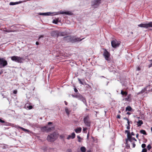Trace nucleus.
Returning a JSON list of instances; mask_svg holds the SVG:
<instances>
[{"instance_id": "nucleus-1", "label": "nucleus", "mask_w": 152, "mask_h": 152, "mask_svg": "<svg viewBox=\"0 0 152 152\" xmlns=\"http://www.w3.org/2000/svg\"><path fill=\"white\" fill-rule=\"evenodd\" d=\"M84 38L80 39V38H76L74 36H67L64 37L63 38V40L67 42H71L72 43H75V42H80L82 41Z\"/></svg>"}, {"instance_id": "nucleus-2", "label": "nucleus", "mask_w": 152, "mask_h": 152, "mask_svg": "<svg viewBox=\"0 0 152 152\" xmlns=\"http://www.w3.org/2000/svg\"><path fill=\"white\" fill-rule=\"evenodd\" d=\"M11 59L13 61L18 63H23V61L24 60L23 57L14 56L10 57Z\"/></svg>"}, {"instance_id": "nucleus-3", "label": "nucleus", "mask_w": 152, "mask_h": 152, "mask_svg": "<svg viewBox=\"0 0 152 152\" xmlns=\"http://www.w3.org/2000/svg\"><path fill=\"white\" fill-rule=\"evenodd\" d=\"M56 139V135L55 133L51 134L48 136L47 139L50 142L54 141Z\"/></svg>"}, {"instance_id": "nucleus-4", "label": "nucleus", "mask_w": 152, "mask_h": 152, "mask_svg": "<svg viewBox=\"0 0 152 152\" xmlns=\"http://www.w3.org/2000/svg\"><path fill=\"white\" fill-rule=\"evenodd\" d=\"M83 122L85 125L87 127H89L91 125V121L90 120L88 115H87L84 117Z\"/></svg>"}, {"instance_id": "nucleus-5", "label": "nucleus", "mask_w": 152, "mask_h": 152, "mask_svg": "<svg viewBox=\"0 0 152 152\" xmlns=\"http://www.w3.org/2000/svg\"><path fill=\"white\" fill-rule=\"evenodd\" d=\"M138 26L140 27L148 28L149 27L152 28V21L149 22L148 23H141L138 25Z\"/></svg>"}, {"instance_id": "nucleus-6", "label": "nucleus", "mask_w": 152, "mask_h": 152, "mask_svg": "<svg viewBox=\"0 0 152 152\" xmlns=\"http://www.w3.org/2000/svg\"><path fill=\"white\" fill-rule=\"evenodd\" d=\"M7 64V62L3 58H0V68H2L4 67Z\"/></svg>"}, {"instance_id": "nucleus-7", "label": "nucleus", "mask_w": 152, "mask_h": 152, "mask_svg": "<svg viewBox=\"0 0 152 152\" xmlns=\"http://www.w3.org/2000/svg\"><path fill=\"white\" fill-rule=\"evenodd\" d=\"M76 98L78 100H80L83 102L86 105H87V104L85 98L80 94H77Z\"/></svg>"}, {"instance_id": "nucleus-8", "label": "nucleus", "mask_w": 152, "mask_h": 152, "mask_svg": "<svg viewBox=\"0 0 152 152\" xmlns=\"http://www.w3.org/2000/svg\"><path fill=\"white\" fill-rule=\"evenodd\" d=\"M120 43V41H117L116 40H115L112 41L111 42V44L112 47L115 48L119 46Z\"/></svg>"}, {"instance_id": "nucleus-9", "label": "nucleus", "mask_w": 152, "mask_h": 152, "mask_svg": "<svg viewBox=\"0 0 152 152\" xmlns=\"http://www.w3.org/2000/svg\"><path fill=\"white\" fill-rule=\"evenodd\" d=\"M101 0H94L92 1L91 4L92 6L96 8L100 3Z\"/></svg>"}, {"instance_id": "nucleus-10", "label": "nucleus", "mask_w": 152, "mask_h": 152, "mask_svg": "<svg viewBox=\"0 0 152 152\" xmlns=\"http://www.w3.org/2000/svg\"><path fill=\"white\" fill-rule=\"evenodd\" d=\"M103 56L105 59L108 60L110 56V54L106 49H104Z\"/></svg>"}, {"instance_id": "nucleus-11", "label": "nucleus", "mask_w": 152, "mask_h": 152, "mask_svg": "<svg viewBox=\"0 0 152 152\" xmlns=\"http://www.w3.org/2000/svg\"><path fill=\"white\" fill-rule=\"evenodd\" d=\"M51 36L53 37H58V31H53L51 33Z\"/></svg>"}, {"instance_id": "nucleus-12", "label": "nucleus", "mask_w": 152, "mask_h": 152, "mask_svg": "<svg viewBox=\"0 0 152 152\" xmlns=\"http://www.w3.org/2000/svg\"><path fill=\"white\" fill-rule=\"evenodd\" d=\"M53 13L51 12H45V13H39L38 14L40 15H51L52 14H53Z\"/></svg>"}, {"instance_id": "nucleus-13", "label": "nucleus", "mask_w": 152, "mask_h": 152, "mask_svg": "<svg viewBox=\"0 0 152 152\" xmlns=\"http://www.w3.org/2000/svg\"><path fill=\"white\" fill-rule=\"evenodd\" d=\"M26 1H20L18 2H10V5H15L17 4H19L22 3L23 2H26Z\"/></svg>"}, {"instance_id": "nucleus-14", "label": "nucleus", "mask_w": 152, "mask_h": 152, "mask_svg": "<svg viewBox=\"0 0 152 152\" xmlns=\"http://www.w3.org/2000/svg\"><path fill=\"white\" fill-rule=\"evenodd\" d=\"M149 87L148 86H147L145 87L143 89H142V90L141 91V93L142 94H145L147 93V89Z\"/></svg>"}, {"instance_id": "nucleus-15", "label": "nucleus", "mask_w": 152, "mask_h": 152, "mask_svg": "<svg viewBox=\"0 0 152 152\" xmlns=\"http://www.w3.org/2000/svg\"><path fill=\"white\" fill-rule=\"evenodd\" d=\"M58 14H66V15H70L69 12H64L60 11L58 12Z\"/></svg>"}, {"instance_id": "nucleus-16", "label": "nucleus", "mask_w": 152, "mask_h": 152, "mask_svg": "<svg viewBox=\"0 0 152 152\" xmlns=\"http://www.w3.org/2000/svg\"><path fill=\"white\" fill-rule=\"evenodd\" d=\"M47 129V132H50L54 128V127H50L48 125L46 126Z\"/></svg>"}, {"instance_id": "nucleus-17", "label": "nucleus", "mask_w": 152, "mask_h": 152, "mask_svg": "<svg viewBox=\"0 0 152 152\" xmlns=\"http://www.w3.org/2000/svg\"><path fill=\"white\" fill-rule=\"evenodd\" d=\"M81 130L82 128L81 127H79L75 129V131L77 133H79L81 132Z\"/></svg>"}, {"instance_id": "nucleus-18", "label": "nucleus", "mask_w": 152, "mask_h": 152, "mask_svg": "<svg viewBox=\"0 0 152 152\" xmlns=\"http://www.w3.org/2000/svg\"><path fill=\"white\" fill-rule=\"evenodd\" d=\"M20 129H22L23 131H24L25 132H27L28 134L32 133V132L29 130H28V129H25L24 128H23L22 127H20Z\"/></svg>"}, {"instance_id": "nucleus-19", "label": "nucleus", "mask_w": 152, "mask_h": 152, "mask_svg": "<svg viewBox=\"0 0 152 152\" xmlns=\"http://www.w3.org/2000/svg\"><path fill=\"white\" fill-rule=\"evenodd\" d=\"M143 124V121L141 120H139L137 122V126H140Z\"/></svg>"}, {"instance_id": "nucleus-20", "label": "nucleus", "mask_w": 152, "mask_h": 152, "mask_svg": "<svg viewBox=\"0 0 152 152\" xmlns=\"http://www.w3.org/2000/svg\"><path fill=\"white\" fill-rule=\"evenodd\" d=\"M121 93L123 96H126L127 95V92L126 91H124L122 90H121Z\"/></svg>"}, {"instance_id": "nucleus-21", "label": "nucleus", "mask_w": 152, "mask_h": 152, "mask_svg": "<svg viewBox=\"0 0 152 152\" xmlns=\"http://www.w3.org/2000/svg\"><path fill=\"white\" fill-rule=\"evenodd\" d=\"M41 129L42 131L43 132H47V129L46 126L42 127Z\"/></svg>"}, {"instance_id": "nucleus-22", "label": "nucleus", "mask_w": 152, "mask_h": 152, "mask_svg": "<svg viewBox=\"0 0 152 152\" xmlns=\"http://www.w3.org/2000/svg\"><path fill=\"white\" fill-rule=\"evenodd\" d=\"M66 35V33L65 32H60L58 31V37L59 36H64Z\"/></svg>"}, {"instance_id": "nucleus-23", "label": "nucleus", "mask_w": 152, "mask_h": 152, "mask_svg": "<svg viewBox=\"0 0 152 152\" xmlns=\"http://www.w3.org/2000/svg\"><path fill=\"white\" fill-rule=\"evenodd\" d=\"M127 137V139L126 140H127V141L128 140L130 142H132L133 141V140L132 139V137L131 136V135H130L128 137Z\"/></svg>"}, {"instance_id": "nucleus-24", "label": "nucleus", "mask_w": 152, "mask_h": 152, "mask_svg": "<svg viewBox=\"0 0 152 152\" xmlns=\"http://www.w3.org/2000/svg\"><path fill=\"white\" fill-rule=\"evenodd\" d=\"M140 132L141 134H143L144 135H146L147 134L145 131L144 130H141Z\"/></svg>"}, {"instance_id": "nucleus-25", "label": "nucleus", "mask_w": 152, "mask_h": 152, "mask_svg": "<svg viewBox=\"0 0 152 152\" xmlns=\"http://www.w3.org/2000/svg\"><path fill=\"white\" fill-rule=\"evenodd\" d=\"M132 109V108L130 106H128L126 108V111H130Z\"/></svg>"}, {"instance_id": "nucleus-26", "label": "nucleus", "mask_w": 152, "mask_h": 152, "mask_svg": "<svg viewBox=\"0 0 152 152\" xmlns=\"http://www.w3.org/2000/svg\"><path fill=\"white\" fill-rule=\"evenodd\" d=\"M80 150L82 152H85L86 151V148L85 147H82L80 148Z\"/></svg>"}, {"instance_id": "nucleus-27", "label": "nucleus", "mask_w": 152, "mask_h": 152, "mask_svg": "<svg viewBox=\"0 0 152 152\" xmlns=\"http://www.w3.org/2000/svg\"><path fill=\"white\" fill-rule=\"evenodd\" d=\"M71 135V138L72 139L74 138L75 136V134L74 132L72 133Z\"/></svg>"}, {"instance_id": "nucleus-28", "label": "nucleus", "mask_w": 152, "mask_h": 152, "mask_svg": "<svg viewBox=\"0 0 152 152\" xmlns=\"http://www.w3.org/2000/svg\"><path fill=\"white\" fill-rule=\"evenodd\" d=\"M125 132L126 133H127V137H128V136L131 135L130 132H129V131L127 130H126L125 131Z\"/></svg>"}, {"instance_id": "nucleus-29", "label": "nucleus", "mask_w": 152, "mask_h": 152, "mask_svg": "<svg viewBox=\"0 0 152 152\" xmlns=\"http://www.w3.org/2000/svg\"><path fill=\"white\" fill-rule=\"evenodd\" d=\"M26 107L29 110L31 109L32 108V106L31 105L28 106L26 104Z\"/></svg>"}, {"instance_id": "nucleus-30", "label": "nucleus", "mask_w": 152, "mask_h": 152, "mask_svg": "<svg viewBox=\"0 0 152 152\" xmlns=\"http://www.w3.org/2000/svg\"><path fill=\"white\" fill-rule=\"evenodd\" d=\"M14 127L17 129H18V128L20 129V127H20L18 125H14Z\"/></svg>"}, {"instance_id": "nucleus-31", "label": "nucleus", "mask_w": 152, "mask_h": 152, "mask_svg": "<svg viewBox=\"0 0 152 152\" xmlns=\"http://www.w3.org/2000/svg\"><path fill=\"white\" fill-rule=\"evenodd\" d=\"M147 148L148 149V150H150V149L151 148V145L150 144L148 145L147 146Z\"/></svg>"}, {"instance_id": "nucleus-32", "label": "nucleus", "mask_w": 152, "mask_h": 152, "mask_svg": "<svg viewBox=\"0 0 152 152\" xmlns=\"http://www.w3.org/2000/svg\"><path fill=\"white\" fill-rule=\"evenodd\" d=\"M78 80L79 82V83L80 84H82V85H84V83H83L81 81V80L79 79L78 78Z\"/></svg>"}, {"instance_id": "nucleus-33", "label": "nucleus", "mask_w": 152, "mask_h": 152, "mask_svg": "<svg viewBox=\"0 0 152 152\" xmlns=\"http://www.w3.org/2000/svg\"><path fill=\"white\" fill-rule=\"evenodd\" d=\"M147 150L146 148H143L141 151V152H147Z\"/></svg>"}, {"instance_id": "nucleus-34", "label": "nucleus", "mask_w": 152, "mask_h": 152, "mask_svg": "<svg viewBox=\"0 0 152 152\" xmlns=\"http://www.w3.org/2000/svg\"><path fill=\"white\" fill-rule=\"evenodd\" d=\"M141 146L143 148H145L146 147V145L144 143H143L142 145Z\"/></svg>"}, {"instance_id": "nucleus-35", "label": "nucleus", "mask_w": 152, "mask_h": 152, "mask_svg": "<svg viewBox=\"0 0 152 152\" xmlns=\"http://www.w3.org/2000/svg\"><path fill=\"white\" fill-rule=\"evenodd\" d=\"M126 146L128 147L129 148L130 147L129 145L127 143L128 142H127V140H126Z\"/></svg>"}, {"instance_id": "nucleus-36", "label": "nucleus", "mask_w": 152, "mask_h": 152, "mask_svg": "<svg viewBox=\"0 0 152 152\" xmlns=\"http://www.w3.org/2000/svg\"><path fill=\"white\" fill-rule=\"evenodd\" d=\"M65 111L66 113L67 114V115H69V112L68 111V109H65Z\"/></svg>"}, {"instance_id": "nucleus-37", "label": "nucleus", "mask_w": 152, "mask_h": 152, "mask_svg": "<svg viewBox=\"0 0 152 152\" xmlns=\"http://www.w3.org/2000/svg\"><path fill=\"white\" fill-rule=\"evenodd\" d=\"M87 129V128L86 127L83 128V132H85L86 131Z\"/></svg>"}, {"instance_id": "nucleus-38", "label": "nucleus", "mask_w": 152, "mask_h": 152, "mask_svg": "<svg viewBox=\"0 0 152 152\" xmlns=\"http://www.w3.org/2000/svg\"><path fill=\"white\" fill-rule=\"evenodd\" d=\"M77 138L78 139V141L79 142H81V141L80 140V139H81L80 137V136H77Z\"/></svg>"}, {"instance_id": "nucleus-39", "label": "nucleus", "mask_w": 152, "mask_h": 152, "mask_svg": "<svg viewBox=\"0 0 152 152\" xmlns=\"http://www.w3.org/2000/svg\"><path fill=\"white\" fill-rule=\"evenodd\" d=\"M72 96L73 97V98H77V94H76V95H73V94H72Z\"/></svg>"}, {"instance_id": "nucleus-40", "label": "nucleus", "mask_w": 152, "mask_h": 152, "mask_svg": "<svg viewBox=\"0 0 152 152\" xmlns=\"http://www.w3.org/2000/svg\"><path fill=\"white\" fill-rule=\"evenodd\" d=\"M4 31L7 32H10L12 31L11 30L9 29H6V30H4Z\"/></svg>"}, {"instance_id": "nucleus-41", "label": "nucleus", "mask_w": 152, "mask_h": 152, "mask_svg": "<svg viewBox=\"0 0 152 152\" xmlns=\"http://www.w3.org/2000/svg\"><path fill=\"white\" fill-rule=\"evenodd\" d=\"M13 93L14 94H16L17 93V91L16 90H14L13 91Z\"/></svg>"}, {"instance_id": "nucleus-42", "label": "nucleus", "mask_w": 152, "mask_h": 152, "mask_svg": "<svg viewBox=\"0 0 152 152\" xmlns=\"http://www.w3.org/2000/svg\"><path fill=\"white\" fill-rule=\"evenodd\" d=\"M71 135H69L66 138L68 140H69L70 138H71Z\"/></svg>"}, {"instance_id": "nucleus-43", "label": "nucleus", "mask_w": 152, "mask_h": 152, "mask_svg": "<svg viewBox=\"0 0 152 152\" xmlns=\"http://www.w3.org/2000/svg\"><path fill=\"white\" fill-rule=\"evenodd\" d=\"M67 152H72V151L71 149H69L67 150Z\"/></svg>"}, {"instance_id": "nucleus-44", "label": "nucleus", "mask_w": 152, "mask_h": 152, "mask_svg": "<svg viewBox=\"0 0 152 152\" xmlns=\"http://www.w3.org/2000/svg\"><path fill=\"white\" fill-rule=\"evenodd\" d=\"M0 122L1 123H4L5 121H4L2 120L1 119H0Z\"/></svg>"}, {"instance_id": "nucleus-45", "label": "nucleus", "mask_w": 152, "mask_h": 152, "mask_svg": "<svg viewBox=\"0 0 152 152\" xmlns=\"http://www.w3.org/2000/svg\"><path fill=\"white\" fill-rule=\"evenodd\" d=\"M132 144L133 145V147L134 148L135 146V144L134 143V142H132Z\"/></svg>"}, {"instance_id": "nucleus-46", "label": "nucleus", "mask_w": 152, "mask_h": 152, "mask_svg": "<svg viewBox=\"0 0 152 152\" xmlns=\"http://www.w3.org/2000/svg\"><path fill=\"white\" fill-rule=\"evenodd\" d=\"M74 90L75 92L76 93L78 91L77 90L76 88H74Z\"/></svg>"}, {"instance_id": "nucleus-47", "label": "nucleus", "mask_w": 152, "mask_h": 152, "mask_svg": "<svg viewBox=\"0 0 152 152\" xmlns=\"http://www.w3.org/2000/svg\"><path fill=\"white\" fill-rule=\"evenodd\" d=\"M123 119H124L127 120V121H129V119L126 117L124 118Z\"/></svg>"}, {"instance_id": "nucleus-48", "label": "nucleus", "mask_w": 152, "mask_h": 152, "mask_svg": "<svg viewBox=\"0 0 152 152\" xmlns=\"http://www.w3.org/2000/svg\"><path fill=\"white\" fill-rule=\"evenodd\" d=\"M130 134H131V136H132V135L134 136V135H135L134 134L133 132H131V133Z\"/></svg>"}, {"instance_id": "nucleus-49", "label": "nucleus", "mask_w": 152, "mask_h": 152, "mask_svg": "<svg viewBox=\"0 0 152 152\" xmlns=\"http://www.w3.org/2000/svg\"><path fill=\"white\" fill-rule=\"evenodd\" d=\"M127 124H128V126H130V122L129 121H128L127 122Z\"/></svg>"}, {"instance_id": "nucleus-50", "label": "nucleus", "mask_w": 152, "mask_h": 152, "mask_svg": "<svg viewBox=\"0 0 152 152\" xmlns=\"http://www.w3.org/2000/svg\"><path fill=\"white\" fill-rule=\"evenodd\" d=\"M132 139L133 140V141L134 140L135 141H137L136 140L134 137H132Z\"/></svg>"}, {"instance_id": "nucleus-51", "label": "nucleus", "mask_w": 152, "mask_h": 152, "mask_svg": "<svg viewBox=\"0 0 152 152\" xmlns=\"http://www.w3.org/2000/svg\"><path fill=\"white\" fill-rule=\"evenodd\" d=\"M121 116L120 115H118L117 116V118H120Z\"/></svg>"}, {"instance_id": "nucleus-52", "label": "nucleus", "mask_w": 152, "mask_h": 152, "mask_svg": "<svg viewBox=\"0 0 152 152\" xmlns=\"http://www.w3.org/2000/svg\"><path fill=\"white\" fill-rule=\"evenodd\" d=\"M126 128L128 129H130V126H127L126 127Z\"/></svg>"}, {"instance_id": "nucleus-53", "label": "nucleus", "mask_w": 152, "mask_h": 152, "mask_svg": "<svg viewBox=\"0 0 152 152\" xmlns=\"http://www.w3.org/2000/svg\"><path fill=\"white\" fill-rule=\"evenodd\" d=\"M140 68L139 67H138L137 68V71H139L140 70Z\"/></svg>"}, {"instance_id": "nucleus-54", "label": "nucleus", "mask_w": 152, "mask_h": 152, "mask_svg": "<svg viewBox=\"0 0 152 152\" xmlns=\"http://www.w3.org/2000/svg\"><path fill=\"white\" fill-rule=\"evenodd\" d=\"M52 124V123L51 122H49L48 123V125H50V124Z\"/></svg>"}, {"instance_id": "nucleus-55", "label": "nucleus", "mask_w": 152, "mask_h": 152, "mask_svg": "<svg viewBox=\"0 0 152 152\" xmlns=\"http://www.w3.org/2000/svg\"><path fill=\"white\" fill-rule=\"evenodd\" d=\"M53 23H55V24H57V22H55V20H54L53 21Z\"/></svg>"}, {"instance_id": "nucleus-56", "label": "nucleus", "mask_w": 152, "mask_h": 152, "mask_svg": "<svg viewBox=\"0 0 152 152\" xmlns=\"http://www.w3.org/2000/svg\"><path fill=\"white\" fill-rule=\"evenodd\" d=\"M89 136V133H88L87 134V137L88 138Z\"/></svg>"}, {"instance_id": "nucleus-57", "label": "nucleus", "mask_w": 152, "mask_h": 152, "mask_svg": "<svg viewBox=\"0 0 152 152\" xmlns=\"http://www.w3.org/2000/svg\"><path fill=\"white\" fill-rule=\"evenodd\" d=\"M64 102L65 103V104L67 105V103L66 101H65Z\"/></svg>"}, {"instance_id": "nucleus-58", "label": "nucleus", "mask_w": 152, "mask_h": 152, "mask_svg": "<svg viewBox=\"0 0 152 152\" xmlns=\"http://www.w3.org/2000/svg\"><path fill=\"white\" fill-rule=\"evenodd\" d=\"M43 37V36H40L39 38V39H40L42 37Z\"/></svg>"}, {"instance_id": "nucleus-59", "label": "nucleus", "mask_w": 152, "mask_h": 152, "mask_svg": "<svg viewBox=\"0 0 152 152\" xmlns=\"http://www.w3.org/2000/svg\"><path fill=\"white\" fill-rule=\"evenodd\" d=\"M142 94L141 93V91L140 92H138L137 93V95H139V94Z\"/></svg>"}, {"instance_id": "nucleus-60", "label": "nucleus", "mask_w": 152, "mask_h": 152, "mask_svg": "<svg viewBox=\"0 0 152 152\" xmlns=\"http://www.w3.org/2000/svg\"><path fill=\"white\" fill-rule=\"evenodd\" d=\"M36 44L37 45H38L39 44V43L38 42H37L36 43Z\"/></svg>"}, {"instance_id": "nucleus-61", "label": "nucleus", "mask_w": 152, "mask_h": 152, "mask_svg": "<svg viewBox=\"0 0 152 152\" xmlns=\"http://www.w3.org/2000/svg\"><path fill=\"white\" fill-rule=\"evenodd\" d=\"M138 135H138V134H136V137L137 138V137H138Z\"/></svg>"}, {"instance_id": "nucleus-62", "label": "nucleus", "mask_w": 152, "mask_h": 152, "mask_svg": "<svg viewBox=\"0 0 152 152\" xmlns=\"http://www.w3.org/2000/svg\"><path fill=\"white\" fill-rule=\"evenodd\" d=\"M87 152H91V151L90 150H88Z\"/></svg>"}, {"instance_id": "nucleus-63", "label": "nucleus", "mask_w": 152, "mask_h": 152, "mask_svg": "<svg viewBox=\"0 0 152 152\" xmlns=\"http://www.w3.org/2000/svg\"><path fill=\"white\" fill-rule=\"evenodd\" d=\"M127 114H128V115H130V113H129V112H127Z\"/></svg>"}, {"instance_id": "nucleus-64", "label": "nucleus", "mask_w": 152, "mask_h": 152, "mask_svg": "<svg viewBox=\"0 0 152 152\" xmlns=\"http://www.w3.org/2000/svg\"><path fill=\"white\" fill-rule=\"evenodd\" d=\"M151 132H152V127H151Z\"/></svg>"}]
</instances>
